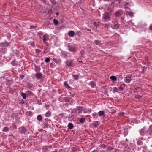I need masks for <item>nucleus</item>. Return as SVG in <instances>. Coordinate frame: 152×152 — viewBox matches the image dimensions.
<instances>
[{
  "label": "nucleus",
  "mask_w": 152,
  "mask_h": 152,
  "mask_svg": "<svg viewBox=\"0 0 152 152\" xmlns=\"http://www.w3.org/2000/svg\"><path fill=\"white\" fill-rule=\"evenodd\" d=\"M75 33L73 31H69L68 33V34L69 36L72 37H73L75 35Z\"/></svg>",
  "instance_id": "a878e982"
},
{
  "label": "nucleus",
  "mask_w": 152,
  "mask_h": 152,
  "mask_svg": "<svg viewBox=\"0 0 152 152\" xmlns=\"http://www.w3.org/2000/svg\"><path fill=\"white\" fill-rule=\"evenodd\" d=\"M43 42L44 43V44L46 45L47 46H49V43L46 42V41H43Z\"/></svg>",
  "instance_id": "052dcab7"
},
{
  "label": "nucleus",
  "mask_w": 152,
  "mask_h": 152,
  "mask_svg": "<svg viewBox=\"0 0 152 152\" xmlns=\"http://www.w3.org/2000/svg\"><path fill=\"white\" fill-rule=\"evenodd\" d=\"M100 147L101 148H103V149H104L106 148V145L104 144H102L101 145Z\"/></svg>",
  "instance_id": "5fc2aeb1"
},
{
  "label": "nucleus",
  "mask_w": 152,
  "mask_h": 152,
  "mask_svg": "<svg viewBox=\"0 0 152 152\" xmlns=\"http://www.w3.org/2000/svg\"><path fill=\"white\" fill-rule=\"evenodd\" d=\"M121 15V13L119 12H116L115 13V16L117 17H119Z\"/></svg>",
  "instance_id": "8fccbe9b"
},
{
  "label": "nucleus",
  "mask_w": 152,
  "mask_h": 152,
  "mask_svg": "<svg viewBox=\"0 0 152 152\" xmlns=\"http://www.w3.org/2000/svg\"><path fill=\"white\" fill-rule=\"evenodd\" d=\"M147 135H152V125H150L148 129L147 130Z\"/></svg>",
  "instance_id": "6e6552de"
},
{
  "label": "nucleus",
  "mask_w": 152,
  "mask_h": 152,
  "mask_svg": "<svg viewBox=\"0 0 152 152\" xmlns=\"http://www.w3.org/2000/svg\"><path fill=\"white\" fill-rule=\"evenodd\" d=\"M28 114L30 116H31L32 115V112L31 111H29L28 112Z\"/></svg>",
  "instance_id": "0e129e2a"
},
{
  "label": "nucleus",
  "mask_w": 152,
  "mask_h": 152,
  "mask_svg": "<svg viewBox=\"0 0 152 152\" xmlns=\"http://www.w3.org/2000/svg\"><path fill=\"white\" fill-rule=\"evenodd\" d=\"M71 150V152H75L77 151V149L75 147L72 148Z\"/></svg>",
  "instance_id": "a19ab883"
},
{
  "label": "nucleus",
  "mask_w": 152,
  "mask_h": 152,
  "mask_svg": "<svg viewBox=\"0 0 152 152\" xmlns=\"http://www.w3.org/2000/svg\"><path fill=\"white\" fill-rule=\"evenodd\" d=\"M20 77L21 79H23L25 77L24 75L21 74L20 75Z\"/></svg>",
  "instance_id": "13d9d810"
},
{
  "label": "nucleus",
  "mask_w": 152,
  "mask_h": 152,
  "mask_svg": "<svg viewBox=\"0 0 152 152\" xmlns=\"http://www.w3.org/2000/svg\"><path fill=\"white\" fill-rule=\"evenodd\" d=\"M30 29H34L36 27V26H32L31 25H30Z\"/></svg>",
  "instance_id": "bf43d9fd"
},
{
  "label": "nucleus",
  "mask_w": 152,
  "mask_h": 152,
  "mask_svg": "<svg viewBox=\"0 0 152 152\" xmlns=\"http://www.w3.org/2000/svg\"><path fill=\"white\" fill-rule=\"evenodd\" d=\"M128 134V131L127 130H125L123 133L124 135V136L127 135Z\"/></svg>",
  "instance_id": "a18cd8bd"
},
{
  "label": "nucleus",
  "mask_w": 152,
  "mask_h": 152,
  "mask_svg": "<svg viewBox=\"0 0 152 152\" xmlns=\"http://www.w3.org/2000/svg\"><path fill=\"white\" fill-rule=\"evenodd\" d=\"M73 61V60H66L65 61V64L66 66L68 67H69L71 66L72 63Z\"/></svg>",
  "instance_id": "1a4fd4ad"
},
{
  "label": "nucleus",
  "mask_w": 152,
  "mask_h": 152,
  "mask_svg": "<svg viewBox=\"0 0 152 152\" xmlns=\"http://www.w3.org/2000/svg\"><path fill=\"white\" fill-rule=\"evenodd\" d=\"M142 96L140 95H136L135 96V98L138 99H140L141 98Z\"/></svg>",
  "instance_id": "3c124183"
},
{
  "label": "nucleus",
  "mask_w": 152,
  "mask_h": 152,
  "mask_svg": "<svg viewBox=\"0 0 152 152\" xmlns=\"http://www.w3.org/2000/svg\"><path fill=\"white\" fill-rule=\"evenodd\" d=\"M40 67L39 66H37L35 67L34 70L36 72H38L40 71Z\"/></svg>",
  "instance_id": "473e14b6"
},
{
  "label": "nucleus",
  "mask_w": 152,
  "mask_h": 152,
  "mask_svg": "<svg viewBox=\"0 0 152 152\" xmlns=\"http://www.w3.org/2000/svg\"><path fill=\"white\" fill-rule=\"evenodd\" d=\"M108 11L110 12H112L113 11V9L110 7H108L107 9Z\"/></svg>",
  "instance_id": "4d7b16f0"
},
{
  "label": "nucleus",
  "mask_w": 152,
  "mask_h": 152,
  "mask_svg": "<svg viewBox=\"0 0 152 152\" xmlns=\"http://www.w3.org/2000/svg\"><path fill=\"white\" fill-rule=\"evenodd\" d=\"M94 42L95 44L97 45H101L100 41L95 40L94 41Z\"/></svg>",
  "instance_id": "e433bc0d"
},
{
  "label": "nucleus",
  "mask_w": 152,
  "mask_h": 152,
  "mask_svg": "<svg viewBox=\"0 0 152 152\" xmlns=\"http://www.w3.org/2000/svg\"><path fill=\"white\" fill-rule=\"evenodd\" d=\"M92 116L95 119H97L98 118V115L96 112L92 114Z\"/></svg>",
  "instance_id": "c756f323"
},
{
  "label": "nucleus",
  "mask_w": 152,
  "mask_h": 152,
  "mask_svg": "<svg viewBox=\"0 0 152 152\" xmlns=\"http://www.w3.org/2000/svg\"><path fill=\"white\" fill-rule=\"evenodd\" d=\"M43 41H46L47 40H48V37H49V36H48V35L47 34H46L45 35H44L43 36Z\"/></svg>",
  "instance_id": "a211bd4d"
},
{
  "label": "nucleus",
  "mask_w": 152,
  "mask_h": 152,
  "mask_svg": "<svg viewBox=\"0 0 152 152\" xmlns=\"http://www.w3.org/2000/svg\"><path fill=\"white\" fill-rule=\"evenodd\" d=\"M118 89L117 88L115 87L114 88L113 90V92L114 93L115 92H118Z\"/></svg>",
  "instance_id": "ea45409f"
},
{
  "label": "nucleus",
  "mask_w": 152,
  "mask_h": 152,
  "mask_svg": "<svg viewBox=\"0 0 152 152\" xmlns=\"http://www.w3.org/2000/svg\"><path fill=\"white\" fill-rule=\"evenodd\" d=\"M142 148H143V152H146L147 150V147L146 145H142L140 147H138V150H141Z\"/></svg>",
  "instance_id": "9d476101"
},
{
  "label": "nucleus",
  "mask_w": 152,
  "mask_h": 152,
  "mask_svg": "<svg viewBox=\"0 0 152 152\" xmlns=\"http://www.w3.org/2000/svg\"><path fill=\"white\" fill-rule=\"evenodd\" d=\"M67 47L68 48V50L70 52L75 53L77 51V49L75 47L71 45H68L67 46Z\"/></svg>",
  "instance_id": "f03ea898"
},
{
  "label": "nucleus",
  "mask_w": 152,
  "mask_h": 152,
  "mask_svg": "<svg viewBox=\"0 0 152 152\" xmlns=\"http://www.w3.org/2000/svg\"><path fill=\"white\" fill-rule=\"evenodd\" d=\"M7 52V50L5 48H0V53L1 54H5Z\"/></svg>",
  "instance_id": "2eb2a0df"
},
{
  "label": "nucleus",
  "mask_w": 152,
  "mask_h": 152,
  "mask_svg": "<svg viewBox=\"0 0 152 152\" xmlns=\"http://www.w3.org/2000/svg\"><path fill=\"white\" fill-rule=\"evenodd\" d=\"M83 110V107L81 106H78L76 107V108L72 110L73 113L77 114L82 113Z\"/></svg>",
  "instance_id": "f257e3e1"
},
{
  "label": "nucleus",
  "mask_w": 152,
  "mask_h": 152,
  "mask_svg": "<svg viewBox=\"0 0 152 152\" xmlns=\"http://www.w3.org/2000/svg\"><path fill=\"white\" fill-rule=\"evenodd\" d=\"M72 77L74 78V80H77L79 78V75H73Z\"/></svg>",
  "instance_id": "72a5a7b5"
},
{
  "label": "nucleus",
  "mask_w": 152,
  "mask_h": 152,
  "mask_svg": "<svg viewBox=\"0 0 152 152\" xmlns=\"http://www.w3.org/2000/svg\"><path fill=\"white\" fill-rule=\"evenodd\" d=\"M51 115V112L49 111H48L47 112H46L45 114V115L46 117H50Z\"/></svg>",
  "instance_id": "b1692460"
},
{
  "label": "nucleus",
  "mask_w": 152,
  "mask_h": 152,
  "mask_svg": "<svg viewBox=\"0 0 152 152\" xmlns=\"http://www.w3.org/2000/svg\"><path fill=\"white\" fill-rule=\"evenodd\" d=\"M42 116L41 115H37L36 118L38 121H42Z\"/></svg>",
  "instance_id": "412c9836"
},
{
  "label": "nucleus",
  "mask_w": 152,
  "mask_h": 152,
  "mask_svg": "<svg viewBox=\"0 0 152 152\" xmlns=\"http://www.w3.org/2000/svg\"><path fill=\"white\" fill-rule=\"evenodd\" d=\"M43 124L45 128H47L48 127V124L47 123H45Z\"/></svg>",
  "instance_id": "864d4df0"
},
{
  "label": "nucleus",
  "mask_w": 152,
  "mask_h": 152,
  "mask_svg": "<svg viewBox=\"0 0 152 152\" xmlns=\"http://www.w3.org/2000/svg\"><path fill=\"white\" fill-rule=\"evenodd\" d=\"M11 63L13 66H16L18 65V61L15 59H14V60L11 62Z\"/></svg>",
  "instance_id": "4be33fe9"
},
{
  "label": "nucleus",
  "mask_w": 152,
  "mask_h": 152,
  "mask_svg": "<svg viewBox=\"0 0 152 152\" xmlns=\"http://www.w3.org/2000/svg\"><path fill=\"white\" fill-rule=\"evenodd\" d=\"M130 5L128 2H126L125 3L124 5V7L125 9L126 10H128L129 9Z\"/></svg>",
  "instance_id": "4468645a"
},
{
  "label": "nucleus",
  "mask_w": 152,
  "mask_h": 152,
  "mask_svg": "<svg viewBox=\"0 0 152 152\" xmlns=\"http://www.w3.org/2000/svg\"><path fill=\"white\" fill-rule=\"evenodd\" d=\"M79 121L81 124H83L85 122L86 120L84 118H82L79 119Z\"/></svg>",
  "instance_id": "7c9ffc66"
},
{
  "label": "nucleus",
  "mask_w": 152,
  "mask_h": 152,
  "mask_svg": "<svg viewBox=\"0 0 152 152\" xmlns=\"http://www.w3.org/2000/svg\"><path fill=\"white\" fill-rule=\"evenodd\" d=\"M110 79L113 82H115L117 80V78L115 76L112 75L110 77Z\"/></svg>",
  "instance_id": "5701e85b"
},
{
  "label": "nucleus",
  "mask_w": 152,
  "mask_h": 152,
  "mask_svg": "<svg viewBox=\"0 0 152 152\" xmlns=\"http://www.w3.org/2000/svg\"><path fill=\"white\" fill-rule=\"evenodd\" d=\"M150 29L152 31V25L150 26Z\"/></svg>",
  "instance_id": "774afa93"
},
{
  "label": "nucleus",
  "mask_w": 152,
  "mask_h": 152,
  "mask_svg": "<svg viewBox=\"0 0 152 152\" xmlns=\"http://www.w3.org/2000/svg\"><path fill=\"white\" fill-rule=\"evenodd\" d=\"M27 132V130L26 128L24 126H22L18 128L19 133L22 134H25Z\"/></svg>",
  "instance_id": "7ed1b4c3"
},
{
  "label": "nucleus",
  "mask_w": 152,
  "mask_h": 152,
  "mask_svg": "<svg viewBox=\"0 0 152 152\" xmlns=\"http://www.w3.org/2000/svg\"><path fill=\"white\" fill-rule=\"evenodd\" d=\"M99 122L97 121H95L93 122V125L95 127L99 125Z\"/></svg>",
  "instance_id": "cd10ccee"
},
{
  "label": "nucleus",
  "mask_w": 152,
  "mask_h": 152,
  "mask_svg": "<svg viewBox=\"0 0 152 152\" xmlns=\"http://www.w3.org/2000/svg\"><path fill=\"white\" fill-rule=\"evenodd\" d=\"M35 77L38 79L41 78L42 76V74L40 72H37L35 75Z\"/></svg>",
  "instance_id": "f8f14e48"
},
{
  "label": "nucleus",
  "mask_w": 152,
  "mask_h": 152,
  "mask_svg": "<svg viewBox=\"0 0 152 152\" xmlns=\"http://www.w3.org/2000/svg\"><path fill=\"white\" fill-rule=\"evenodd\" d=\"M116 110L114 109L111 110L110 111V113H112V114H114L116 112Z\"/></svg>",
  "instance_id": "603ef678"
},
{
  "label": "nucleus",
  "mask_w": 152,
  "mask_h": 152,
  "mask_svg": "<svg viewBox=\"0 0 152 152\" xmlns=\"http://www.w3.org/2000/svg\"><path fill=\"white\" fill-rule=\"evenodd\" d=\"M143 142L140 140H138L137 142V144L138 145H141L143 144Z\"/></svg>",
  "instance_id": "c85d7f7f"
},
{
  "label": "nucleus",
  "mask_w": 152,
  "mask_h": 152,
  "mask_svg": "<svg viewBox=\"0 0 152 152\" xmlns=\"http://www.w3.org/2000/svg\"><path fill=\"white\" fill-rule=\"evenodd\" d=\"M21 94L23 99H26V94L25 93L22 92L21 93Z\"/></svg>",
  "instance_id": "4c0bfd02"
},
{
  "label": "nucleus",
  "mask_w": 152,
  "mask_h": 152,
  "mask_svg": "<svg viewBox=\"0 0 152 152\" xmlns=\"http://www.w3.org/2000/svg\"><path fill=\"white\" fill-rule=\"evenodd\" d=\"M61 56L65 59H67L69 54H70V53L68 52H66L65 51H63L61 52Z\"/></svg>",
  "instance_id": "39448f33"
},
{
  "label": "nucleus",
  "mask_w": 152,
  "mask_h": 152,
  "mask_svg": "<svg viewBox=\"0 0 152 152\" xmlns=\"http://www.w3.org/2000/svg\"><path fill=\"white\" fill-rule=\"evenodd\" d=\"M9 130V128L7 126L4 127L3 128L2 131L3 132H7Z\"/></svg>",
  "instance_id": "f704fd0d"
},
{
  "label": "nucleus",
  "mask_w": 152,
  "mask_h": 152,
  "mask_svg": "<svg viewBox=\"0 0 152 152\" xmlns=\"http://www.w3.org/2000/svg\"><path fill=\"white\" fill-rule=\"evenodd\" d=\"M95 26L97 27L98 26V24L96 22H94V23L93 24Z\"/></svg>",
  "instance_id": "680f3d73"
},
{
  "label": "nucleus",
  "mask_w": 152,
  "mask_h": 152,
  "mask_svg": "<svg viewBox=\"0 0 152 152\" xmlns=\"http://www.w3.org/2000/svg\"><path fill=\"white\" fill-rule=\"evenodd\" d=\"M53 60L56 64H60L61 62V60L60 58L56 59L53 58Z\"/></svg>",
  "instance_id": "dca6fc26"
},
{
  "label": "nucleus",
  "mask_w": 152,
  "mask_h": 152,
  "mask_svg": "<svg viewBox=\"0 0 152 152\" xmlns=\"http://www.w3.org/2000/svg\"><path fill=\"white\" fill-rule=\"evenodd\" d=\"M147 130L145 127H143L140 131V134L142 136L147 135Z\"/></svg>",
  "instance_id": "20e7f679"
},
{
  "label": "nucleus",
  "mask_w": 152,
  "mask_h": 152,
  "mask_svg": "<svg viewBox=\"0 0 152 152\" xmlns=\"http://www.w3.org/2000/svg\"><path fill=\"white\" fill-rule=\"evenodd\" d=\"M128 15L132 18L133 16V13L132 12H129L128 13Z\"/></svg>",
  "instance_id": "37998d69"
},
{
  "label": "nucleus",
  "mask_w": 152,
  "mask_h": 152,
  "mask_svg": "<svg viewBox=\"0 0 152 152\" xmlns=\"http://www.w3.org/2000/svg\"><path fill=\"white\" fill-rule=\"evenodd\" d=\"M64 86L66 88L70 89L71 88L70 87V86L67 83V82L66 81H65L64 83Z\"/></svg>",
  "instance_id": "aec40b11"
},
{
  "label": "nucleus",
  "mask_w": 152,
  "mask_h": 152,
  "mask_svg": "<svg viewBox=\"0 0 152 152\" xmlns=\"http://www.w3.org/2000/svg\"><path fill=\"white\" fill-rule=\"evenodd\" d=\"M58 116L61 118H62L64 116V114L63 113H61L58 115Z\"/></svg>",
  "instance_id": "6e6d98bb"
},
{
  "label": "nucleus",
  "mask_w": 152,
  "mask_h": 152,
  "mask_svg": "<svg viewBox=\"0 0 152 152\" xmlns=\"http://www.w3.org/2000/svg\"><path fill=\"white\" fill-rule=\"evenodd\" d=\"M29 44L32 47H34L35 46V43L34 42H29Z\"/></svg>",
  "instance_id": "c03bdc74"
},
{
  "label": "nucleus",
  "mask_w": 152,
  "mask_h": 152,
  "mask_svg": "<svg viewBox=\"0 0 152 152\" xmlns=\"http://www.w3.org/2000/svg\"><path fill=\"white\" fill-rule=\"evenodd\" d=\"M9 92L12 94H13V91L12 88H9Z\"/></svg>",
  "instance_id": "09e8293b"
},
{
  "label": "nucleus",
  "mask_w": 152,
  "mask_h": 152,
  "mask_svg": "<svg viewBox=\"0 0 152 152\" xmlns=\"http://www.w3.org/2000/svg\"><path fill=\"white\" fill-rule=\"evenodd\" d=\"M53 22L55 26H57L59 24V22L57 20H53Z\"/></svg>",
  "instance_id": "2f4dec72"
},
{
  "label": "nucleus",
  "mask_w": 152,
  "mask_h": 152,
  "mask_svg": "<svg viewBox=\"0 0 152 152\" xmlns=\"http://www.w3.org/2000/svg\"><path fill=\"white\" fill-rule=\"evenodd\" d=\"M77 61L79 62H80V63L83 62L82 61V60H80V58H78L77 59Z\"/></svg>",
  "instance_id": "338daca9"
},
{
  "label": "nucleus",
  "mask_w": 152,
  "mask_h": 152,
  "mask_svg": "<svg viewBox=\"0 0 152 152\" xmlns=\"http://www.w3.org/2000/svg\"><path fill=\"white\" fill-rule=\"evenodd\" d=\"M9 43L5 41V42L1 43L0 42V48H5L7 46L9 45Z\"/></svg>",
  "instance_id": "0eeeda50"
},
{
  "label": "nucleus",
  "mask_w": 152,
  "mask_h": 152,
  "mask_svg": "<svg viewBox=\"0 0 152 152\" xmlns=\"http://www.w3.org/2000/svg\"><path fill=\"white\" fill-rule=\"evenodd\" d=\"M132 76H127L126 75L125 77H124V82L126 83H129L130 81L132 80L131 78Z\"/></svg>",
  "instance_id": "423d86ee"
},
{
  "label": "nucleus",
  "mask_w": 152,
  "mask_h": 152,
  "mask_svg": "<svg viewBox=\"0 0 152 152\" xmlns=\"http://www.w3.org/2000/svg\"><path fill=\"white\" fill-rule=\"evenodd\" d=\"M83 113H86L87 112V111L86 110L84 109L83 108Z\"/></svg>",
  "instance_id": "69168bd1"
},
{
  "label": "nucleus",
  "mask_w": 152,
  "mask_h": 152,
  "mask_svg": "<svg viewBox=\"0 0 152 152\" xmlns=\"http://www.w3.org/2000/svg\"><path fill=\"white\" fill-rule=\"evenodd\" d=\"M126 85L124 83L121 84L118 87V89L119 91H122L124 90Z\"/></svg>",
  "instance_id": "9b49d317"
},
{
  "label": "nucleus",
  "mask_w": 152,
  "mask_h": 152,
  "mask_svg": "<svg viewBox=\"0 0 152 152\" xmlns=\"http://www.w3.org/2000/svg\"><path fill=\"white\" fill-rule=\"evenodd\" d=\"M88 85L93 88H94L96 86V83L92 81H91L89 82L88 83Z\"/></svg>",
  "instance_id": "ddd939ff"
},
{
  "label": "nucleus",
  "mask_w": 152,
  "mask_h": 152,
  "mask_svg": "<svg viewBox=\"0 0 152 152\" xmlns=\"http://www.w3.org/2000/svg\"><path fill=\"white\" fill-rule=\"evenodd\" d=\"M125 114V113L124 112H120L118 113V115L119 116H124Z\"/></svg>",
  "instance_id": "de8ad7c7"
},
{
  "label": "nucleus",
  "mask_w": 152,
  "mask_h": 152,
  "mask_svg": "<svg viewBox=\"0 0 152 152\" xmlns=\"http://www.w3.org/2000/svg\"><path fill=\"white\" fill-rule=\"evenodd\" d=\"M50 1L53 5H55L56 4V1L55 0H50Z\"/></svg>",
  "instance_id": "58836bf2"
},
{
  "label": "nucleus",
  "mask_w": 152,
  "mask_h": 152,
  "mask_svg": "<svg viewBox=\"0 0 152 152\" xmlns=\"http://www.w3.org/2000/svg\"><path fill=\"white\" fill-rule=\"evenodd\" d=\"M44 61L46 63H49L50 61V58L49 57H47L45 60Z\"/></svg>",
  "instance_id": "c9c22d12"
},
{
  "label": "nucleus",
  "mask_w": 152,
  "mask_h": 152,
  "mask_svg": "<svg viewBox=\"0 0 152 152\" xmlns=\"http://www.w3.org/2000/svg\"><path fill=\"white\" fill-rule=\"evenodd\" d=\"M36 53L37 54L40 53L41 52V50L39 49H35Z\"/></svg>",
  "instance_id": "49530a36"
},
{
  "label": "nucleus",
  "mask_w": 152,
  "mask_h": 152,
  "mask_svg": "<svg viewBox=\"0 0 152 152\" xmlns=\"http://www.w3.org/2000/svg\"><path fill=\"white\" fill-rule=\"evenodd\" d=\"M113 149V148L112 147L108 146L107 147V149L108 151H110Z\"/></svg>",
  "instance_id": "79ce46f5"
},
{
  "label": "nucleus",
  "mask_w": 152,
  "mask_h": 152,
  "mask_svg": "<svg viewBox=\"0 0 152 152\" xmlns=\"http://www.w3.org/2000/svg\"><path fill=\"white\" fill-rule=\"evenodd\" d=\"M103 17L104 19H108L110 18L109 15L108 13H105L103 14Z\"/></svg>",
  "instance_id": "f3484780"
},
{
  "label": "nucleus",
  "mask_w": 152,
  "mask_h": 152,
  "mask_svg": "<svg viewBox=\"0 0 152 152\" xmlns=\"http://www.w3.org/2000/svg\"><path fill=\"white\" fill-rule=\"evenodd\" d=\"M68 129H73L74 126L72 123H69L68 125Z\"/></svg>",
  "instance_id": "393cba45"
},
{
  "label": "nucleus",
  "mask_w": 152,
  "mask_h": 152,
  "mask_svg": "<svg viewBox=\"0 0 152 152\" xmlns=\"http://www.w3.org/2000/svg\"><path fill=\"white\" fill-rule=\"evenodd\" d=\"M118 78L119 80H121L123 78V76L121 75H118Z\"/></svg>",
  "instance_id": "e2e57ef3"
},
{
  "label": "nucleus",
  "mask_w": 152,
  "mask_h": 152,
  "mask_svg": "<svg viewBox=\"0 0 152 152\" xmlns=\"http://www.w3.org/2000/svg\"><path fill=\"white\" fill-rule=\"evenodd\" d=\"M119 26H120V25L118 24V23H117L116 24H114L112 28H113L115 29H118Z\"/></svg>",
  "instance_id": "6ab92c4d"
},
{
  "label": "nucleus",
  "mask_w": 152,
  "mask_h": 152,
  "mask_svg": "<svg viewBox=\"0 0 152 152\" xmlns=\"http://www.w3.org/2000/svg\"><path fill=\"white\" fill-rule=\"evenodd\" d=\"M98 115L99 116H102L104 115L105 113L103 111H100L98 113Z\"/></svg>",
  "instance_id": "bb28decb"
}]
</instances>
